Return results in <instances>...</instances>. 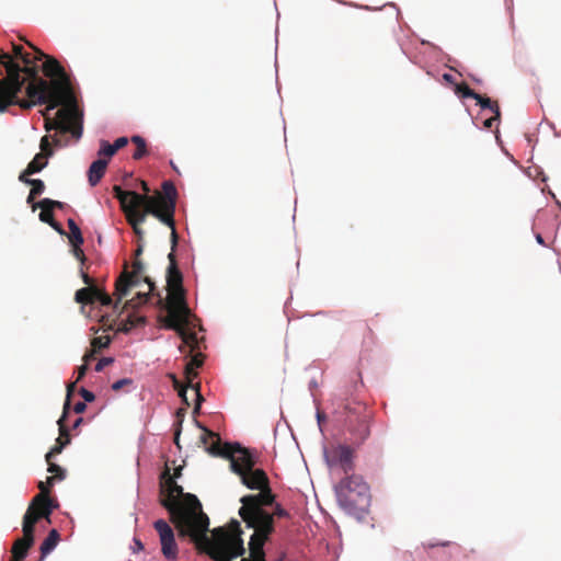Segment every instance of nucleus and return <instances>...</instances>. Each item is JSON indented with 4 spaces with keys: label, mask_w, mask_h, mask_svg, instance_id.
Returning <instances> with one entry per match:
<instances>
[{
    "label": "nucleus",
    "mask_w": 561,
    "mask_h": 561,
    "mask_svg": "<svg viewBox=\"0 0 561 561\" xmlns=\"http://www.w3.org/2000/svg\"><path fill=\"white\" fill-rule=\"evenodd\" d=\"M209 525L205 530H196L195 535H187L199 552L208 554L214 561H232L245 553L242 539L241 525L231 519L227 527H217L207 535Z\"/></svg>",
    "instance_id": "obj_5"
},
{
    "label": "nucleus",
    "mask_w": 561,
    "mask_h": 561,
    "mask_svg": "<svg viewBox=\"0 0 561 561\" xmlns=\"http://www.w3.org/2000/svg\"><path fill=\"white\" fill-rule=\"evenodd\" d=\"M79 393L84 399L85 402H92L95 399L94 393L91 392L90 390L85 389V388H81L79 390Z\"/></svg>",
    "instance_id": "obj_47"
},
{
    "label": "nucleus",
    "mask_w": 561,
    "mask_h": 561,
    "mask_svg": "<svg viewBox=\"0 0 561 561\" xmlns=\"http://www.w3.org/2000/svg\"><path fill=\"white\" fill-rule=\"evenodd\" d=\"M72 244V254L75 255L76 259H78L81 264L83 265L85 263V255H84V252L83 250L81 249V244L82 243H71Z\"/></svg>",
    "instance_id": "obj_43"
},
{
    "label": "nucleus",
    "mask_w": 561,
    "mask_h": 561,
    "mask_svg": "<svg viewBox=\"0 0 561 561\" xmlns=\"http://www.w3.org/2000/svg\"><path fill=\"white\" fill-rule=\"evenodd\" d=\"M191 316V310L187 307L168 312L164 319V327L174 330L182 340V345L179 347L181 353H185L186 346L190 347L188 354H192L199 347L197 334L187 330Z\"/></svg>",
    "instance_id": "obj_10"
},
{
    "label": "nucleus",
    "mask_w": 561,
    "mask_h": 561,
    "mask_svg": "<svg viewBox=\"0 0 561 561\" xmlns=\"http://www.w3.org/2000/svg\"><path fill=\"white\" fill-rule=\"evenodd\" d=\"M140 187L144 191V194L149 195L150 188H149L147 182L140 181Z\"/></svg>",
    "instance_id": "obj_62"
},
{
    "label": "nucleus",
    "mask_w": 561,
    "mask_h": 561,
    "mask_svg": "<svg viewBox=\"0 0 561 561\" xmlns=\"http://www.w3.org/2000/svg\"><path fill=\"white\" fill-rule=\"evenodd\" d=\"M96 353V351H93V348L88 352L87 354H84L83 356V364H89L90 360H92L94 358V354Z\"/></svg>",
    "instance_id": "obj_58"
},
{
    "label": "nucleus",
    "mask_w": 561,
    "mask_h": 561,
    "mask_svg": "<svg viewBox=\"0 0 561 561\" xmlns=\"http://www.w3.org/2000/svg\"><path fill=\"white\" fill-rule=\"evenodd\" d=\"M144 282L148 284L149 291L148 293H137V295L135 297H133L131 299H129L125 302L124 308L135 309V308H138V307L145 305L149 300V294L153 293L156 286H154V283L147 276L144 277Z\"/></svg>",
    "instance_id": "obj_23"
},
{
    "label": "nucleus",
    "mask_w": 561,
    "mask_h": 561,
    "mask_svg": "<svg viewBox=\"0 0 561 561\" xmlns=\"http://www.w3.org/2000/svg\"><path fill=\"white\" fill-rule=\"evenodd\" d=\"M116 153L113 144H108L106 140L100 141V150L98 154L100 158L105 157V159H110L112 156Z\"/></svg>",
    "instance_id": "obj_34"
},
{
    "label": "nucleus",
    "mask_w": 561,
    "mask_h": 561,
    "mask_svg": "<svg viewBox=\"0 0 561 561\" xmlns=\"http://www.w3.org/2000/svg\"><path fill=\"white\" fill-rule=\"evenodd\" d=\"M85 409H87V405H85V403H84V402H77V403L75 404V407H73V411H75L76 413H78V414H79V413H83V412L85 411Z\"/></svg>",
    "instance_id": "obj_57"
},
{
    "label": "nucleus",
    "mask_w": 561,
    "mask_h": 561,
    "mask_svg": "<svg viewBox=\"0 0 561 561\" xmlns=\"http://www.w3.org/2000/svg\"><path fill=\"white\" fill-rule=\"evenodd\" d=\"M114 362L112 357H103L95 365L96 371H102L106 366L111 365Z\"/></svg>",
    "instance_id": "obj_44"
},
{
    "label": "nucleus",
    "mask_w": 561,
    "mask_h": 561,
    "mask_svg": "<svg viewBox=\"0 0 561 561\" xmlns=\"http://www.w3.org/2000/svg\"><path fill=\"white\" fill-rule=\"evenodd\" d=\"M114 196L118 199L121 208L126 215L128 210H133L142 206L144 194L135 191H124L119 185L113 187Z\"/></svg>",
    "instance_id": "obj_17"
},
{
    "label": "nucleus",
    "mask_w": 561,
    "mask_h": 561,
    "mask_svg": "<svg viewBox=\"0 0 561 561\" xmlns=\"http://www.w3.org/2000/svg\"><path fill=\"white\" fill-rule=\"evenodd\" d=\"M110 343H111V340L108 336H98L91 341V346H92L93 351L98 352L102 348L107 347L110 345Z\"/></svg>",
    "instance_id": "obj_37"
},
{
    "label": "nucleus",
    "mask_w": 561,
    "mask_h": 561,
    "mask_svg": "<svg viewBox=\"0 0 561 561\" xmlns=\"http://www.w3.org/2000/svg\"><path fill=\"white\" fill-rule=\"evenodd\" d=\"M161 505L169 512L170 520L179 530L180 536L195 535L196 530H205L209 525L208 516L203 512L196 495L184 493L165 466L161 473Z\"/></svg>",
    "instance_id": "obj_2"
},
{
    "label": "nucleus",
    "mask_w": 561,
    "mask_h": 561,
    "mask_svg": "<svg viewBox=\"0 0 561 561\" xmlns=\"http://www.w3.org/2000/svg\"><path fill=\"white\" fill-rule=\"evenodd\" d=\"M50 227H53L56 231H58L59 233H64V230L61 228V226L55 221V219L53 220L51 224H48Z\"/></svg>",
    "instance_id": "obj_60"
},
{
    "label": "nucleus",
    "mask_w": 561,
    "mask_h": 561,
    "mask_svg": "<svg viewBox=\"0 0 561 561\" xmlns=\"http://www.w3.org/2000/svg\"><path fill=\"white\" fill-rule=\"evenodd\" d=\"M57 507V504L48 496V489L42 488V493L34 496L31 504L28 505L24 516L30 515L34 519V525L41 519L46 518L49 520V515L53 510Z\"/></svg>",
    "instance_id": "obj_16"
},
{
    "label": "nucleus",
    "mask_w": 561,
    "mask_h": 561,
    "mask_svg": "<svg viewBox=\"0 0 561 561\" xmlns=\"http://www.w3.org/2000/svg\"><path fill=\"white\" fill-rule=\"evenodd\" d=\"M95 301H99L102 306L110 307L113 305L112 297L105 291L96 287Z\"/></svg>",
    "instance_id": "obj_38"
},
{
    "label": "nucleus",
    "mask_w": 561,
    "mask_h": 561,
    "mask_svg": "<svg viewBox=\"0 0 561 561\" xmlns=\"http://www.w3.org/2000/svg\"><path fill=\"white\" fill-rule=\"evenodd\" d=\"M159 535L161 552L167 560H176L179 554L174 531L164 519H158L153 524Z\"/></svg>",
    "instance_id": "obj_15"
},
{
    "label": "nucleus",
    "mask_w": 561,
    "mask_h": 561,
    "mask_svg": "<svg viewBox=\"0 0 561 561\" xmlns=\"http://www.w3.org/2000/svg\"><path fill=\"white\" fill-rule=\"evenodd\" d=\"M51 140H53L54 146H56V147H64L67 145V140L64 141V139L58 134H55L54 136H51Z\"/></svg>",
    "instance_id": "obj_54"
},
{
    "label": "nucleus",
    "mask_w": 561,
    "mask_h": 561,
    "mask_svg": "<svg viewBox=\"0 0 561 561\" xmlns=\"http://www.w3.org/2000/svg\"><path fill=\"white\" fill-rule=\"evenodd\" d=\"M131 141L136 145L133 158L135 160H140L148 153L146 140L140 136H133Z\"/></svg>",
    "instance_id": "obj_29"
},
{
    "label": "nucleus",
    "mask_w": 561,
    "mask_h": 561,
    "mask_svg": "<svg viewBox=\"0 0 561 561\" xmlns=\"http://www.w3.org/2000/svg\"><path fill=\"white\" fill-rule=\"evenodd\" d=\"M68 444H70V438H66L65 443H60V445L56 443V445L46 454V461H49L54 456L60 454Z\"/></svg>",
    "instance_id": "obj_40"
},
{
    "label": "nucleus",
    "mask_w": 561,
    "mask_h": 561,
    "mask_svg": "<svg viewBox=\"0 0 561 561\" xmlns=\"http://www.w3.org/2000/svg\"><path fill=\"white\" fill-rule=\"evenodd\" d=\"M339 505L348 514L364 511L369 504V486L358 474H350L335 486Z\"/></svg>",
    "instance_id": "obj_7"
},
{
    "label": "nucleus",
    "mask_w": 561,
    "mask_h": 561,
    "mask_svg": "<svg viewBox=\"0 0 561 561\" xmlns=\"http://www.w3.org/2000/svg\"><path fill=\"white\" fill-rule=\"evenodd\" d=\"M195 424L204 434L199 440L205 446V450L211 456L222 457L230 461L231 470L241 477L243 473L254 468L255 459L250 450L240 446L238 443H221L220 436L205 427L202 423L195 420Z\"/></svg>",
    "instance_id": "obj_6"
},
{
    "label": "nucleus",
    "mask_w": 561,
    "mask_h": 561,
    "mask_svg": "<svg viewBox=\"0 0 561 561\" xmlns=\"http://www.w3.org/2000/svg\"><path fill=\"white\" fill-rule=\"evenodd\" d=\"M173 382H174V388L178 389L179 397H181L182 401L185 403L186 407L191 405V403L187 399V394H186L188 387H191L194 391L195 404L202 405V402L204 401V397L201 393V385L198 382L195 385L192 382L191 385L187 383V386H182L175 377H173Z\"/></svg>",
    "instance_id": "obj_20"
},
{
    "label": "nucleus",
    "mask_w": 561,
    "mask_h": 561,
    "mask_svg": "<svg viewBox=\"0 0 561 561\" xmlns=\"http://www.w3.org/2000/svg\"><path fill=\"white\" fill-rule=\"evenodd\" d=\"M44 58L42 70L50 80L47 81L37 73L26 84L27 99L21 101L20 107L30 110L36 104H48L43 113L45 130L70 134L78 140L83 131L82 113L77 106L70 79L57 59L47 55Z\"/></svg>",
    "instance_id": "obj_1"
},
{
    "label": "nucleus",
    "mask_w": 561,
    "mask_h": 561,
    "mask_svg": "<svg viewBox=\"0 0 561 561\" xmlns=\"http://www.w3.org/2000/svg\"><path fill=\"white\" fill-rule=\"evenodd\" d=\"M186 414V408H179L175 412L176 422L174 424V444L180 447V435L182 432V424Z\"/></svg>",
    "instance_id": "obj_27"
},
{
    "label": "nucleus",
    "mask_w": 561,
    "mask_h": 561,
    "mask_svg": "<svg viewBox=\"0 0 561 561\" xmlns=\"http://www.w3.org/2000/svg\"><path fill=\"white\" fill-rule=\"evenodd\" d=\"M241 482L251 490H259L257 494H248L240 499L239 515L248 528L254 533L250 538H270L274 533L273 515L265 510L273 506L275 495L270 488L268 478L262 469H250L241 477Z\"/></svg>",
    "instance_id": "obj_3"
},
{
    "label": "nucleus",
    "mask_w": 561,
    "mask_h": 561,
    "mask_svg": "<svg viewBox=\"0 0 561 561\" xmlns=\"http://www.w3.org/2000/svg\"><path fill=\"white\" fill-rule=\"evenodd\" d=\"M474 100L477 101V104H479L481 108H483V110L488 108V110L492 111L494 114H497V116H501L500 107L496 102H494L491 99L483 96L479 93H478V96L474 98Z\"/></svg>",
    "instance_id": "obj_30"
},
{
    "label": "nucleus",
    "mask_w": 561,
    "mask_h": 561,
    "mask_svg": "<svg viewBox=\"0 0 561 561\" xmlns=\"http://www.w3.org/2000/svg\"><path fill=\"white\" fill-rule=\"evenodd\" d=\"M497 121H500V116H497V114H494V116L484 121V127L491 128L493 124Z\"/></svg>",
    "instance_id": "obj_56"
},
{
    "label": "nucleus",
    "mask_w": 561,
    "mask_h": 561,
    "mask_svg": "<svg viewBox=\"0 0 561 561\" xmlns=\"http://www.w3.org/2000/svg\"><path fill=\"white\" fill-rule=\"evenodd\" d=\"M47 463H48L47 470H48V472L54 474L53 477H55V480L56 479H58V480L65 479V470L60 466L54 463L51 461V459H49V461H47Z\"/></svg>",
    "instance_id": "obj_39"
},
{
    "label": "nucleus",
    "mask_w": 561,
    "mask_h": 561,
    "mask_svg": "<svg viewBox=\"0 0 561 561\" xmlns=\"http://www.w3.org/2000/svg\"><path fill=\"white\" fill-rule=\"evenodd\" d=\"M443 79L448 83H455L454 76L450 73H444Z\"/></svg>",
    "instance_id": "obj_61"
},
{
    "label": "nucleus",
    "mask_w": 561,
    "mask_h": 561,
    "mask_svg": "<svg viewBox=\"0 0 561 561\" xmlns=\"http://www.w3.org/2000/svg\"><path fill=\"white\" fill-rule=\"evenodd\" d=\"M39 147H41L39 153L45 154L46 158H49L53 156L54 151L50 147L49 136L42 137Z\"/></svg>",
    "instance_id": "obj_41"
},
{
    "label": "nucleus",
    "mask_w": 561,
    "mask_h": 561,
    "mask_svg": "<svg viewBox=\"0 0 561 561\" xmlns=\"http://www.w3.org/2000/svg\"><path fill=\"white\" fill-rule=\"evenodd\" d=\"M323 456L329 468H340L345 477L354 469V449L348 445L337 444L324 448Z\"/></svg>",
    "instance_id": "obj_13"
},
{
    "label": "nucleus",
    "mask_w": 561,
    "mask_h": 561,
    "mask_svg": "<svg viewBox=\"0 0 561 561\" xmlns=\"http://www.w3.org/2000/svg\"><path fill=\"white\" fill-rule=\"evenodd\" d=\"M536 240H537V242H538L539 244H541V245H546L545 240H543V238L541 237V234H540V233H538V234L536 236Z\"/></svg>",
    "instance_id": "obj_64"
},
{
    "label": "nucleus",
    "mask_w": 561,
    "mask_h": 561,
    "mask_svg": "<svg viewBox=\"0 0 561 561\" xmlns=\"http://www.w3.org/2000/svg\"><path fill=\"white\" fill-rule=\"evenodd\" d=\"M59 533L56 529H51L48 536L41 545V561L56 548V546L59 542Z\"/></svg>",
    "instance_id": "obj_25"
},
{
    "label": "nucleus",
    "mask_w": 561,
    "mask_h": 561,
    "mask_svg": "<svg viewBox=\"0 0 561 561\" xmlns=\"http://www.w3.org/2000/svg\"><path fill=\"white\" fill-rule=\"evenodd\" d=\"M181 471H182V467H178L175 468L174 470V473L172 476V478L175 480V478H179L181 476Z\"/></svg>",
    "instance_id": "obj_63"
},
{
    "label": "nucleus",
    "mask_w": 561,
    "mask_h": 561,
    "mask_svg": "<svg viewBox=\"0 0 561 561\" xmlns=\"http://www.w3.org/2000/svg\"><path fill=\"white\" fill-rule=\"evenodd\" d=\"M142 251H144V244L142 242H138V245H137V249L135 250V260L136 259H139V256L142 254Z\"/></svg>",
    "instance_id": "obj_59"
},
{
    "label": "nucleus",
    "mask_w": 561,
    "mask_h": 561,
    "mask_svg": "<svg viewBox=\"0 0 561 561\" xmlns=\"http://www.w3.org/2000/svg\"><path fill=\"white\" fill-rule=\"evenodd\" d=\"M39 207L42 210L39 213V220L46 224H51L54 220L53 209L47 205L43 204V199L37 204H33V210Z\"/></svg>",
    "instance_id": "obj_31"
},
{
    "label": "nucleus",
    "mask_w": 561,
    "mask_h": 561,
    "mask_svg": "<svg viewBox=\"0 0 561 561\" xmlns=\"http://www.w3.org/2000/svg\"><path fill=\"white\" fill-rule=\"evenodd\" d=\"M75 389V383H70L68 385L67 387V399H66V402H65V405H64V414H67L68 413V410H69V407H70V396H71V392L73 391Z\"/></svg>",
    "instance_id": "obj_46"
},
{
    "label": "nucleus",
    "mask_w": 561,
    "mask_h": 561,
    "mask_svg": "<svg viewBox=\"0 0 561 561\" xmlns=\"http://www.w3.org/2000/svg\"><path fill=\"white\" fill-rule=\"evenodd\" d=\"M127 144H128L127 137H119L114 141L113 146H114L115 151L117 152L119 149L124 148Z\"/></svg>",
    "instance_id": "obj_51"
},
{
    "label": "nucleus",
    "mask_w": 561,
    "mask_h": 561,
    "mask_svg": "<svg viewBox=\"0 0 561 561\" xmlns=\"http://www.w3.org/2000/svg\"><path fill=\"white\" fill-rule=\"evenodd\" d=\"M22 182L25 184H30L32 186V188L30 191L32 193V195L39 196L41 194H43V192L45 190V184L42 180L28 179V176H25V181H22Z\"/></svg>",
    "instance_id": "obj_32"
},
{
    "label": "nucleus",
    "mask_w": 561,
    "mask_h": 561,
    "mask_svg": "<svg viewBox=\"0 0 561 561\" xmlns=\"http://www.w3.org/2000/svg\"><path fill=\"white\" fill-rule=\"evenodd\" d=\"M43 204L44 205H47L48 207H50L53 210L55 208H62L64 204L59 201H53V199H49V198H44L43 199Z\"/></svg>",
    "instance_id": "obj_50"
},
{
    "label": "nucleus",
    "mask_w": 561,
    "mask_h": 561,
    "mask_svg": "<svg viewBox=\"0 0 561 561\" xmlns=\"http://www.w3.org/2000/svg\"><path fill=\"white\" fill-rule=\"evenodd\" d=\"M68 228L70 230V234L68 236L70 243H83V237L79 226L71 218L67 220Z\"/></svg>",
    "instance_id": "obj_28"
},
{
    "label": "nucleus",
    "mask_w": 561,
    "mask_h": 561,
    "mask_svg": "<svg viewBox=\"0 0 561 561\" xmlns=\"http://www.w3.org/2000/svg\"><path fill=\"white\" fill-rule=\"evenodd\" d=\"M169 266L167 270V287H168V298L167 301L162 299L161 295L158 293V304L163 306L168 312L187 308V304L184 297V288H183V276L181 271L178 267L175 253H169Z\"/></svg>",
    "instance_id": "obj_9"
},
{
    "label": "nucleus",
    "mask_w": 561,
    "mask_h": 561,
    "mask_svg": "<svg viewBox=\"0 0 561 561\" xmlns=\"http://www.w3.org/2000/svg\"><path fill=\"white\" fill-rule=\"evenodd\" d=\"M108 160L105 158H99L93 161L88 171V180L91 186H95L103 178Z\"/></svg>",
    "instance_id": "obj_21"
},
{
    "label": "nucleus",
    "mask_w": 561,
    "mask_h": 561,
    "mask_svg": "<svg viewBox=\"0 0 561 561\" xmlns=\"http://www.w3.org/2000/svg\"><path fill=\"white\" fill-rule=\"evenodd\" d=\"M130 383H131V379H129V378L119 379L112 385V389L114 391H119L124 386L130 385Z\"/></svg>",
    "instance_id": "obj_48"
},
{
    "label": "nucleus",
    "mask_w": 561,
    "mask_h": 561,
    "mask_svg": "<svg viewBox=\"0 0 561 561\" xmlns=\"http://www.w3.org/2000/svg\"><path fill=\"white\" fill-rule=\"evenodd\" d=\"M87 371H88L87 364H82L81 366H79L78 367V377H77L76 382L80 381L85 376Z\"/></svg>",
    "instance_id": "obj_55"
},
{
    "label": "nucleus",
    "mask_w": 561,
    "mask_h": 561,
    "mask_svg": "<svg viewBox=\"0 0 561 561\" xmlns=\"http://www.w3.org/2000/svg\"><path fill=\"white\" fill-rule=\"evenodd\" d=\"M47 165V158L43 153H37L27 164L26 169L19 175L20 181H25V176L41 172Z\"/></svg>",
    "instance_id": "obj_22"
},
{
    "label": "nucleus",
    "mask_w": 561,
    "mask_h": 561,
    "mask_svg": "<svg viewBox=\"0 0 561 561\" xmlns=\"http://www.w3.org/2000/svg\"><path fill=\"white\" fill-rule=\"evenodd\" d=\"M270 514L273 515V518L274 517L284 518V517H288L289 516L288 512L285 508H283L279 504H276L275 508H274V512L270 513Z\"/></svg>",
    "instance_id": "obj_45"
},
{
    "label": "nucleus",
    "mask_w": 561,
    "mask_h": 561,
    "mask_svg": "<svg viewBox=\"0 0 561 561\" xmlns=\"http://www.w3.org/2000/svg\"><path fill=\"white\" fill-rule=\"evenodd\" d=\"M178 192L171 181L162 183V193L156 192L154 195L144 194L142 206L147 207L146 213H150L164 225L172 224V217L175 214Z\"/></svg>",
    "instance_id": "obj_8"
},
{
    "label": "nucleus",
    "mask_w": 561,
    "mask_h": 561,
    "mask_svg": "<svg viewBox=\"0 0 561 561\" xmlns=\"http://www.w3.org/2000/svg\"><path fill=\"white\" fill-rule=\"evenodd\" d=\"M344 409L347 413V428L353 436V444L359 446L370 434L369 421L370 412L367 407L360 402L346 403Z\"/></svg>",
    "instance_id": "obj_11"
},
{
    "label": "nucleus",
    "mask_w": 561,
    "mask_h": 561,
    "mask_svg": "<svg viewBox=\"0 0 561 561\" xmlns=\"http://www.w3.org/2000/svg\"><path fill=\"white\" fill-rule=\"evenodd\" d=\"M55 477H47L46 481H41L38 483V489L42 492V488L48 489V493L50 492V488L54 485Z\"/></svg>",
    "instance_id": "obj_49"
},
{
    "label": "nucleus",
    "mask_w": 561,
    "mask_h": 561,
    "mask_svg": "<svg viewBox=\"0 0 561 561\" xmlns=\"http://www.w3.org/2000/svg\"><path fill=\"white\" fill-rule=\"evenodd\" d=\"M27 45L33 53L24 51L20 60L23 66L14 60V58L0 49V113H3L11 105H19L23 99L19 98L26 81H32L37 73L41 61L45 54L31 43Z\"/></svg>",
    "instance_id": "obj_4"
},
{
    "label": "nucleus",
    "mask_w": 561,
    "mask_h": 561,
    "mask_svg": "<svg viewBox=\"0 0 561 561\" xmlns=\"http://www.w3.org/2000/svg\"><path fill=\"white\" fill-rule=\"evenodd\" d=\"M96 287H83L76 291L75 299L78 304L91 305L95 302Z\"/></svg>",
    "instance_id": "obj_26"
},
{
    "label": "nucleus",
    "mask_w": 561,
    "mask_h": 561,
    "mask_svg": "<svg viewBox=\"0 0 561 561\" xmlns=\"http://www.w3.org/2000/svg\"><path fill=\"white\" fill-rule=\"evenodd\" d=\"M270 538H250L249 541V552L250 558H242L241 561H266L265 560V551L264 545L268 541Z\"/></svg>",
    "instance_id": "obj_19"
},
{
    "label": "nucleus",
    "mask_w": 561,
    "mask_h": 561,
    "mask_svg": "<svg viewBox=\"0 0 561 561\" xmlns=\"http://www.w3.org/2000/svg\"><path fill=\"white\" fill-rule=\"evenodd\" d=\"M66 415L67 414L62 413L61 417L57 422L58 426H59V437L56 440H57V444H59V445H60V443H65L66 438H70L68 427L65 424Z\"/></svg>",
    "instance_id": "obj_35"
},
{
    "label": "nucleus",
    "mask_w": 561,
    "mask_h": 561,
    "mask_svg": "<svg viewBox=\"0 0 561 561\" xmlns=\"http://www.w3.org/2000/svg\"><path fill=\"white\" fill-rule=\"evenodd\" d=\"M80 274H81V278H82L83 283L87 285V287L94 286V285H93V278H92V277H90V276L88 275V273H85V272L83 271V268H82V267H81V270H80Z\"/></svg>",
    "instance_id": "obj_53"
},
{
    "label": "nucleus",
    "mask_w": 561,
    "mask_h": 561,
    "mask_svg": "<svg viewBox=\"0 0 561 561\" xmlns=\"http://www.w3.org/2000/svg\"><path fill=\"white\" fill-rule=\"evenodd\" d=\"M144 273V264L139 259L133 262V271H128V264H124V270L115 282L116 301L113 305L114 309H117L122 299L126 297L131 287L137 286L141 280Z\"/></svg>",
    "instance_id": "obj_12"
},
{
    "label": "nucleus",
    "mask_w": 561,
    "mask_h": 561,
    "mask_svg": "<svg viewBox=\"0 0 561 561\" xmlns=\"http://www.w3.org/2000/svg\"><path fill=\"white\" fill-rule=\"evenodd\" d=\"M455 93L461 98L474 99L478 96V93L470 89L469 85L465 82L455 84Z\"/></svg>",
    "instance_id": "obj_33"
},
{
    "label": "nucleus",
    "mask_w": 561,
    "mask_h": 561,
    "mask_svg": "<svg viewBox=\"0 0 561 561\" xmlns=\"http://www.w3.org/2000/svg\"><path fill=\"white\" fill-rule=\"evenodd\" d=\"M145 323V318L144 317H138V316H129L127 318V321L126 323L124 324V327L122 328V331L124 332H127L129 331L131 328L134 327H138V325H141Z\"/></svg>",
    "instance_id": "obj_36"
},
{
    "label": "nucleus",
    "mask_w": 561,
    "mask_h": 561,
    "mask_svg": "<svg viewBox=\"0 0 561 561\" xmlns=\"http://www.w3.org/2000/svg\"><path fill=\"white\" fill-rule=\"evenodd\" d=\"M204 364V355L202 353H197L192 355L191 359L185 365V378L187 383L191 385L193 380L197 377L196 369L202 367Z\"/></svg>",
    "instance_id": "obj_24"
},
{
    "label": "nucleus",
    "mask_w": 561,
    "mask_h": 561,
    "mask_svg": "<svg viewBox=\"0 0 561 561\" xmlns=\"http://www.w3.org/2000/svg\"><path fill=\"white\" fill-rule=\"evenodd\" d=\"M22 531L23 537L13 542L10 561H23L34 543V519L30 515L23 516Z\"/></svg>",
    "instance_id": "obj_14"
},
{
    "label": "nucleus",
    "mask_w": 561,
    "mask_h": 561,
    "mask_svg": "<svg viewBox=\"0 0 561 561\" xmlns=\"http://www.w3.org/2000/svg\"><path fill=\"white\" fill-rule=\"evenodd\" d=\"M167 226L171 229V252L170 253H174L175 248L178 245V241H179V234L175 229L174 216L172 217V224L167 225Z\"/></svg>",
    "instance_id": "obj_42"
},
{
    "label": "nucleus",
    "mask_w": 561,
    "mask_h": 561,
    "mask_svg": "<svg viewBox=\"0 0 561 561\" xmlns=\"http://www.w3.org/2000/svg\"><path fill=\"white\" fill-rule=\"evenodd\" d=\"M146 211H147V207L141 206L139 208L128 210V213L125 215L128 225L131 226L135 234L138 238V242H142V238L145 234V231L141 228V225L146 221L147 216L150 215V213H146Z\"/></svg>",
    "instance_id": "obj_18"
},
{
    "label": "nucleus",
    "mask_w": 561,
    "mask_h": 561,
    "mask_svg": "<svg viewBox=\"0 0 561 561\" xmlns=\"http://www.w3.org/2000/svg\"><path fill=\"white\" fill-rule=\"evenodd\" d=\"M12 49H13V57L15 59H19L22 57V55L24 54L25 49L23 46L21 45H16V44H13L12 45Z\"/></svg>",
    "instance_id": "obj_52"
}]
</instances>
